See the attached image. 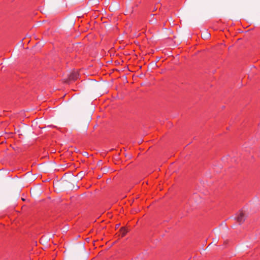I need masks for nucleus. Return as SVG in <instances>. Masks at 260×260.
<instances>
[{
    "mask_svg": "<svg viewBox=\"0 0 260 260\" xmlns=\"http://www.w3.org/2000/svg\"><path fill=\"white\" fill-rule=\"evenodd\" d=\"M218 239H213V242L215 243V244L218 242Z\"/></svg>",
    "mask_w": 260,
    "mask_h": 260,
    "instance_id": "6e6552de",
    "label": "nucleus"
},
{
    "mask_svg": "<svg viewBox=\"0 0 260 260\" xmlns=\"http://www.w3.org/2000/svg\"><path fill=\"white\" fill-rule=\"evenodd\" d=\"M2 197V196L1 194H0V199H1Z\"/></svg>",
    "mask_w": 260,
    "mask_h": 260,
    "instance_id": "4468645a",
    "label": "nucleus"
},
{
    "mask_svg": "<svg viewBox=\"0 0 260 260\" xmlns=\"http://www.w3.org/2000/svg\"><path fill=\"white\" fill-rule=\"evenodd\" d=\"M119 226V224H117V225H116V227H118Z\"/></svg>",
    "mask_w": 260,
    "mask_h": 260,
    "instance_id": "2eb2a0df",
    "label": "nucleus"
},
{
    "mask_svg": "<svg viewBox=\"0 0 260 260\" xmlns=\"http://www.w3.org/2000/svg\"><path fill=\"white\" fill-rule=\"evenodd\" d=\"M120 232L122 235V237H124L125 234L127 233V231L124 227H122L120 229Z\"/></svg>",
    "mask_w": 260,
    "mask_h": 260,
    "instance_id": "20e7f679",
    "label": "nucleus"
},
{
    "mask_svg": "<svg viewBox=\"0 0 260 260\" xmlns=\"http://www.w3.org/2000/svg\"><path fill=\"white\" fill-rule=\"evenodd\" d=\"M212 244V243H210V244H209L206 248H208L209 246H210V247H211V244Z\"/></svg>",
    "mask_w": 260,
    "mask_h": 260,
    "instance_id": "1a4fd4ad",
    "label": "nucleus"
},
{
    "mask_svg": "<svg viewBox=\"0 0 260 260\" xmlns=\"http://www.w3.org/2000/svg\"><path fill=\"white\" fill-rule=\"evenodd\" d=\"M83 175H84V173L82 172L79 173L77 175V178H76L77 179V182L78 181V180H79L82 178V177H83Z\"/></svg>",
    "mask_w": 260,
    "mask_h": 260,
    "instance_id": "423d86ee",
    "label": "nucleus"
},
{
    "mask_svg": "<svg viewBox=\"0 0 260 260\" xmlns=\"http://www.w3.org/2000/svg\"><path fill=\"white\" fill-rule=\"evenodd\" d=\"M210 34L208 32L205 31L203 35H202V38H204V39H206L210 37Z\"/></svg>",
    "mask_w": 260,
    "mask_h": 260,
    "instance_id": "39448f33",
    "label": "nucleus"
},
{
    "mask_svg": "<svg viewBox=\"0 0 260 260\" xmlns=\"http://www.w3.org/2000/svg\"><path fill=\"white\" fill-rule=\"evenodd\" d=\"M85 155H87V152H84Z\"/></svg>",
    "mask_w": 260,
    "mask_h": 260,
    "instance_id": "ddd939ff",
    "label": "nucleus"
},
{
    "mask_svg": "<svg viewBox=\"0 0 260 260\" xmlns=\"http://www.w3.org/2000/svg\"><path fill=\"white\" fill-rule=\"evenodd\" d=\"M246 217V215L243 211H240L237 214L235 219L241 224L244 222Z\"/></svg>",
    "mask_w": 260,
    "mask_h": 260,
    "instance_id": "f03ea898",
    "label": "nucleus"
},
{
    "mask_svg": "<svg viewBox=\"0 0 260 260\" xmlns=\"http://www.w3.org/2000/svg\"><path fill=\"white\" fill-rule=\"evenodd\" d=\"M77 179L72 176L68 179L63 180L62 184L66 189L72 190L74 188L78 189L79 188V186L77 185Z\"/></svg>",
    "mask_w": 260,
    "mask_h": 260,
    "instance_id": "f257e3e1",
    "label": "nucleus"
},
{
    "mask_svg": "<svg viewBox=\"0 0 260 260\" xmlns=\"http://www.w3.org/2000/svg\"><path fill=\"white\" fill-rule=\"evenodd\" d=\"M119 5L117 3H115L114 4L113 7H111V8L110 7V8L111 10H115L116 9H118L119 8Z\"/></svg>",
    "mask_w": 260,
    "mask_h": 260,
    "instance_id": "0eeeda50",
    "label": "nucleus"
},
{
    "mask_svg": "<svg viewBox=\"0 0 260 260\" xmlns=\"http://www.w3.org/2000/svg\"><path fill=\"white\" fill-rule=\"evenodd\" d=\"M17 197H19V191L18 192V193H17Z\"/></svg>",
    "mask_w": 260,
    "mask_h": 260,
    "instance_id": "9b49d317",
    "label": "nucleus"
},
{
    "mask_svg": "<svg viewBox=\"0 0 260 260\" xmlns=\"http://www.w3.org/2000/svg\"><path fill=\"white\" fill-rule=\"evenodd\" d=\"M79 74L77 72H74L70 74L69 79L72 80H76L78 78Z\"/></svg>",
    "mask_w": 260,
    "mask_h": 260,
    "instance_id": "7ed1b4c3",
    "label": "nucleus"
},
{
    "mask_svg": "<svg viewBox=\"0 0 260 260\" xmlns=\"http://www.w3.org/2000/svg\"><path fill=\"white\" fill-rule=\"evenodd\" d=\"M212 244V243H210V244H209L206 248H208L209 246H210V247H211V244Z\"/></svg>",
    "mask_w": 260,
    "mask_h": 260,
    "instance_id": "9d476101",
    "label": "nucleus"
},
{
    "mask_svg": "<svg viewBox=\"0 0 260 260\" xmlns=\"http://www.w3.org/2000/svg\"><path fill=\"white\" fill-rule=\"evenodd\" d=\"M104 172H107V169H105V170H104Z\"/></svg>",
    "mask_w": 260,
    "mask_h": 260,
    "instance_id": "f8f14e48",
    "label": "nucleus"
}]
</instances>
